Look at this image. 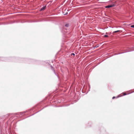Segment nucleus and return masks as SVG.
<instances>
[{"label":"nucleus","instance_id":"1","mask_svg":"<svg viewBox=\"0 0 134 134\" xmlns=\"http://www.w3.org/2000/svg\"><path fill=\"white\" fill-rule=\"evenodd\" d=\"M70 25L69 24H66L65 26H63V28L65 29L66 30L67 29H69L70 28Z\"/></svg>","mask_w":134,"mask_h":134},{"label":"nucleus","instance_id":"2","mask_svg":"<svg viewBox=\"0 0 134 134\" xmlns=\"http://www.w3.org/2000/svg\"><path fill=\"white\" fill-rule=\"evenodd\" d=\"M115 6V4H110L105 6V7L106 8H109L114 7Z\"/></svg>","mask_w":134,"mask_h":134},{"label":"nucleus","instance_id":"3","mask_svg":"<svg viewBox=\"0 0 134 134\" xmlns=\"http://www.w3.org/2000/svg\"><path fill=\"white\" fill-rule=\"evenodd\" d=\"M0 60L3 61H6L7 60V58L5 57H0Z\"/></svg>","mask_w":134,"mask_h":134},{"label":"nucleus","instance_id":"4","mask_svg":"<svg viewBox=\"0 0 134 134\" xmlns=\"http://www.w3.org/2000/svg\"><path fill=\"white\" fill-rule=\"evenodd\" d=\"M46 6H45L43 7H42L41 8V9H40V10L42 11V10H44L46 9Z\"/></svg>","mask_w":134,"mask_h":134},{"label":"nucleus","instance_id":"5","mask_svg":"<svg viewBox=\"0 0 134 134\" xmlns=\"http://www.w3.org/2000/svg\"><path fill=\"white\" fill-rule=\"evenodd\" d=\"M51 69L54 71V73L55 74V75H56V74L55 73V71L54 70V68L52 65H51Z\"/></svg>","mask_w":134,"mask_h":134},{"label":"nucleus","instance_id":"6","mask_svg":"<svg viewBox=\"0 0 134 134\" xmlns=\"http://www.w3.org/2000/svg\"><path fill=\"white\" fill-rule=\"evenodd\" d=\"M134 92V91H133L132 92H131L130 93H129L127 94H130ZM123 93V94L124 96H125V95H126L127 94H126L125 93Z\"/></svg>","mask_w":134,"mask_h":134},{"label":"nucleus","instance_id":"7","mask_svg":"<svg viewBox=\"0 0 134 134\" xmlns=\"http://www.w3.org/2000/svg\"><path fill=\"white\" fill-rule=\"evenodd\" d=\"M121 96H119V95L117 97H116V98H117L119 97H121ZM116 98V97L115 96H114L113 98H112V99H114L115 98Z\"/></svg>","mask_w":134,"mask_h":134},{"label":"nucleus","instance_id":"8","mask_svg":"<svg viewBox=\"0 0 134 134\" xmlns=\"http://www.w3.org/2000/svg\"><path fill=\"white\" fill-rule=\"evenodd\" d=\"M120 31V30H117V31H114L113 32V33H116V32H119Z\"/></svg>","mask_w":134,"mask_h":134},{"label":"nucleus","instance_id":"9","mask_svg":"<svg viewBox=\"0 0 134 134\" xmlns=\"http://www.w3.org/2000/svg\"><path fill=\"white\" fill-rule=\"evenodd\" d=\"M25 112H25L24 111V112L20 113L21 114V115H22L24 114Z\"/></svg>","mask_w":134,"mask_h":134},{"label":"nucleus","instance_id":"10","mask_svg":"<svg viewBox=\"0 0 134 134\" xmlns=\"http://www.w3.org/2000/svg\"><path fill=\"white\" fill-rule=\"evenodd\" d=\"M134 51V50H130L129 51H127V52H124V53H126L127 52H130L131 51Z\"/></svg>","mask_w":134,"mask_h":134},{"label":"nucleus","instance_id":"11","mask_svg":"<svg viewBox=\"0 0 134 134\" xmlns=\"http://www.w3.org/2000/svg\"><path fill=\"white\" fill-rule=\"evenodd\" d=\"M99 46V45H97L96 46H94V48H97Z\"/></svg>","mask_w":134,"mask_h":134},{"label":"nucleus","instance_id":"12","mask_svg":"<svg viewBox=\"0 0 134 134\" xmlns=\"http://www.w3.org/2000/svg\"><path fill=\"white\" fill-rule=\"evenodd\" d=\"M131 27L134 28V24L131 25Z\"/></svg>","mask_w":134,"mask_h":134},{"label":"nucleus","instance_id":"13","mask_svg":"<svg viewBox=\"0 0 134 134\" xmlns=\"http://www.w3.org/2000/svg\"><path fill=\"white\" fill-rule=\"evenodd\" d=\"M108 36L107 35H105L104 36L105 37H108Z\"/></svg>","mask_w":134,"mask_h":134},{"label":"nucleus","instance_id":"14","mask_svg":"<svg viewBox=\"0 0 134 134\" xmlns=\"http://www.w3.org/2000/svg\"><path fill=\"white\" fill-rule=\"evenodd\" d=\"M71 55H74H74H75V54H74V53H72L71 54Z\"/></svg>","mask_w":134,"mask_h":134},{"label":"nucleus","instance_id":"15","mask_svg":"<svg viewBox=\"0 0 134 134\" xmlns=\"http://www.w3.org/2000/svg\"><path fill=\"white\" fill-rule=\"evenodd\" d=\"M68 14V13H66L65 14H64V15H67Z\"/></svg>","mask_w":134,"mask_h":134},{"label":"nucleus","instance_id":"16","mask_svg":"<svg viewBox=\"0 0 134 134\" xmlns=\"http://www.w3.org/2000/svg\"><path fill=\"white\" fill-rule=\"evenodd\" d=\"M29 60L28 59H25V60H26V61H27Z\"/></svg>","mask_w":134,"mask_h":134},{"label":"nucleus","instance_id":"17","mask_svg":"<svg viewBox=\"0 0 134 134\" xmlns=\"http://www.w3.org/2000/svg\"><path fill=\"white\" fill-rule=\"evenodd\" d=\"M24 59H21L22 60H23Z\"/></svg>","mask_w":134,"mask_h":134},{"label":"nucleus","instance_id":"18","mask_svg":"<svg viewBox=\"0 0 134 134\" xmlns=\"http://www.w3.org/2000/svg\"><path fill=\"white\" fill-rule=\"evenodd\" d=\"M124 53L123 52H122V53ZM121 53H119V54H121Z\"/></svg>","mask_w":134,"mask_h":134}]
</instances>
